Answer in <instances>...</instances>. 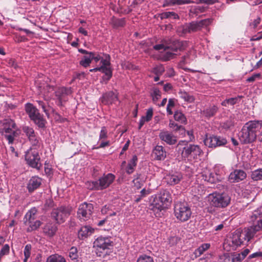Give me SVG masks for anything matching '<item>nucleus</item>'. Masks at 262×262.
<instances>
[{"label": "nucleus", "instance_id": "603ef678", "mask_svg": "<svg viewBox=\"0 0 262 262\" xmlns=\"http://www.w3.org/2000/svg\"><path fill=\"white\" fill-rule=\"evenodd\" d=\"M10 253V246L8 244H5L3 246L0 250V256L4 257L6 255H8Z\"/></svg>", "mask_w": 262, "mask_h": 262}, {"label": "nucleus", "instance_id": "cd10ccee", "mask_svg": "<svg viewBox=\"0 0 262 262\" xmlns=\"http://www.w3.org/2000/svg\"><path fill=\"white\" fill-rule=\"evenodd\" d=\"M57 227L55 225L47 224L43 228V232L49 237H53L56 233Z\"/></svg>", "mask_w": 262, "mask_h": 262}, {"label": "nucleus", "instance_id": "473e14b6", "mask_svg": "<svg viewBox=\"0 0 262 262\" xmlns=\"http://www.w3.org/2000/svg\"><path fill=\"white\" fill-rule=\"evenodd\" d=\"M41 223L39 220H33L27 223V225L29 226L27 229L28 232H31L38 229L41 225Z\"/></svg>", "mask_w": 262, "mask_h": 262}, {"label": "nucleus", "instance_id": "4d7b16f0", "mask_svg": "<svg viewBox=\"0 0 262 262\" xmlns=\"http://www.w3.org/2000/svg\"><path fill=\"white\" fill-rule=\"evenodd\" d=\"M173 17L174 18H178L179 16L178 14L173 12H166L161 14V18H167L171 17Z\"/></svg>", "mask_w": 262, "mask_h": 262}, {"label": "nucleus", "instance_id": "423d86ee", "mask_svg": "<svg viewBox=\"0 0 262 262\" xmlns=\"http://www.w3.org/2000/svg\"><path fill=\"white\" fill-rule=\"evenodd\" d=\"M114 247V242L109 236H100L97 237L93 243V247L95 249L98 256H102L104 251L110 250Z\"/></svg>", "mask_w": 262, "mask_h": 262}, {"label": "nucleus", "instance_id": "69168bd1", "mask_svg": "<svg viewBox=\"0 0 262 262\" xmlns=\"http://www.w3.org/2000/svg\"><path fill=\"white\" fill-rule=\"evenodd\" d=\"M68 91V90L64 87L60 88L58 89V91L57 92H55L56 95V96H57L59 98V99H61V96L59 94V93H61L62 94H67Z\"/></svg>", "mask_w": 262, "mask_h": 262}, {"label": "nucleus", "instance_id": "412c9836", "mask_svg": "<svg viewBox=\"0 0 262 262\" xmlns=\"http://www.w3.org/2000/svg\"><path fill=\"white\" fill-rule=\"evenodd\" d=\"M42 180L38 177H32L29 181L27 184V189L29 192H32L39 187L41 184Z\"/></svg>", "mask_w": 262, "mask_h": 262}, {"label": "nucleus", "instance_id": "09e8293b", "mask_svg": "<svg viewBox=\"0 0 262 262\" xmlns=\"http://www.w3.org/2000/svg\"><path fill=\"white\" fill-rule=\"evenodd\" d=\"M176 54L170 52H166L162 55L161 59L163 61H166L173 59L176 57Z\"/></svg>", "mask_w": 262, "mask_h": 262}, {"label": "nucleus", "instance_id": "6ab92c4d", "mask_svg": "<svg viewBox=\"0 0 262 262\" xmlns=\"http://www.w3.org/2000/svg\"><path fill=\"white\" fill-rule=\"evenodd\" d=\"M95 231V229L90 226H83L78 232V237L80 239H84L91 236Z\"/></svg>", "mask_w": 262, "mask_h": 262}, {"label": "nucleus", "instance_id": "6e6d98bb", "mask_svg": "<svg viewBox=\"0 0 262 262\" xmlns=\"http://www.w3.org/2000/svg\"><path fill=\"white\" fill-rule=\"evenodd\" d=\"M3 128H16V124L14 120L9 119H6L3 124Z\"/></svg>", "mask_w": 262, "mask_h": 262}, {"label": "nucleus", "instance_id": "bb28decb", "mask_svg": "<svg viewBox=\"0 0 262 262\" xmlns=\"http://www.w3.org/2000/svg\"><path fill=\"white\" fill-rule=\"evenodd\" d=\"M167 48L174 52L182 51L184 50L183 42L179 40L173 41L171 44H167Z\"/></svg>", "mask_w": 262, "mask_h": 262}, {"label": "nucleus", "instance_id": "37998d69", "mask_svg": "<svg viewBox=\"0 0 262 262\" xmlns=\"http://www.w3.org/2000/svg\"><path fill=\"white\" fill-rule=\"evenodd\" d=\"M201 29L202 28L201 27L199 21L192 22L190 23L188 26V31L189 32H195L201 30Z\"/></svg>", "mask_w": 262, "mask_h": 262}, {"label": "nucleus", "instance_id": "f3484780", "mask_svg": "<svg viewBox=\"0 0 262 262\" xmlns=\"http://www.w3.org/2000/svg\"><path fill=\"white\" fill-rule=\"evenodd\" d=\"M258 231L256 228L254 226H252L245 228L241 232L243 235L244 241H246L248 242L255 236Z\"/></svg>", "mask_w": 262, "mask_h": 262}, {"label": "nucleus", "instance_id": "58836bf2", "mask_svg": "<svg viewBox=\"0 0 262 262\" xmlns=\"http://www.w3.org/2000/svg\"><path fill=\"white\" fill-rule=\"evenodd\" d=\"M85 185L90 190H100L99 182L97 181H88L85 183Z\"/></svg>", "mask_w": 262, "mask_h": 262}, {"label": "nucleus", "instance_id": "9b49d317", "mask_svg": "<svg viewBox=\"0 0 262 262\" xmlns=\"http://www.w3.org/2000/svg\"><path fill=\"white\" fill-rule=\"evenodd\" d=\"M71 210V207L62 206L54 209L52 213V215L58 223H62L70 215Z\"/></svg>", "mask_w": 262, "mask_h": 262}, {"label": "nucleus", "instance_id": "5701e85b", "mask_svg": "<svg viewBox=\"0 0 262 262\" xmlns=\"http://www.w3.org/2000/svg\"><path fill=\"white\" fill-rule=\"evenodd\" d=\"M154 110L152 107L148 108L146 112L145 116H142L139 121V129H141L144 123L150 121L153 117Z\"/></svg>", "mask_w": 262, "mask_h": 262}, {"label": "nucleus", "instance_id": "aec40b11", "mask_svg": "<svg viewBox=\"0 0 262 262\" xmlns=\"http://www.w3.org/2000/svg\"><path fill=\"white\" fill-rule=\"evenodd\" d=\"M246 177L247 174L244 170L236 169L230 174L229 179L231 182H238L244 180Z\"/></svg>", "mask_w": 262, "mask_h": 262}, {"label": "nucleus", "instance_id": "7c9ffc66", "mask_svg": "<svg viewBox=\"0 0 262 262\" xmlns=\"http://www.w3.org/2000/svg\"><path fill=\"white\" fill-rule=\"evenodd\" d=\"M150 96L153 102L156 104L158 100L161 98V92L158 88H154L150 92Z\"/></svg>", "mask_w": 262, "mask_h": 262}, {"label": "nucleus", "instance_id": "20e7f679", "mask_svg": "<svg viewBox=\"0 0 262 262\" xmlns=\"http://www.w3.org/2000/svg\"><path fill=\"white\" fill-rule=\"evenodd\" d=\"M184 146L181 152L182 156L185 158L197 159L203 151L199 145L194 144L188 145L187 141H181L178 144L179 150H181V147Z\"/></svg>", "mask_w": 262, "mask_h": 262}, {"label": "nucleus", "instance_id": "a18cd8bd", "mask_svg": "<svg viewBox=\"0 0 262 262\" xmlns=\"http://www.w3.org/2000/svg\"><path fill=\"white\" fill-rule=\"evenodd\" d=\"M141 174L137 175V177L133 180L134 186L137 188H140L145 182V180L141 178Z\"/></svg>", "mask_w": 262, "mask_h": 262}, {"label": "nucleus", "instance_id": "a19ab883", "mask_svg": "<svg viewBox=\"0 0 262 262\" xmlns=\"http://www.w3.org/2000/svg\"><path fill=\"white\" fill-rule=\"evenodd\" d=\"M92 62L91 54L85 55L80 61V64L84 68L88 67Z\"/></svg>", "mask_w": 262, "mask_h": 262}, {"label": "nucleus", "instance_id": "b1692460", "mask_svg": "<svg viewBox=\"0 0 262 262\" xmlns=\"http://www.w3.org/2000/svg\"><path fill=\"white\" fill-rule=\"evenodd\" d=\"M31 120H32L38 127L41 128H45L47 123L43 115L41 114L40 113L37 114Z\"/></svg>", "mask_w": 262, "mask_h": 262}, {"label": "nucleus", "instance_id": "c85d7f7f", "mask_svg": "<svg viewBox=\"0 0 262 262\" xmlns=\"http://www.w3.org/2000/svg\"><path fill=\"white\" fill-rule=\"evenodd\" d=\"M37 210L36 208L33 207L31 208L26 214L25 216V224L31 221L35 220L36 218V214Z\"/></svg>", "mask_w": 262, "mask_h": 262}, {"label": "nucleus", "instance_id": "5fc2aeb1", "mask_svg": "<svg viewBox=\"0 0 262 262\" xmlns=\"http://www.w3.org/2000/svg\"><path fill=\"white\" fill-rule=\"evenodd\" d=\"M191 0H170V4L171 5H181L184 4H189L193 3Z\"/></svg>", "mask_w": 262, "mask_h": 262}, {"label": "nucleus", "instance_id": "052dcab7", "mask_svg": "<svg viewBox=\"0 0 262 262\" xmlns=\"http://www.w3.org/2000/svg\"><path fill=\"white\" fill-rule=\"evenodd\" d=\"M169 126L171 128H176V130H182L184 133L185 132V128L182 126H179L177 123H176L173 121L170 120L169 124Z\"/></svg>", "mask_w": 262, "mask_h": 262}, {"label": "nucleus", "instance_id": "dca6fc26", "mask_svg": "<svg viewBox=\"0 0 262 262\" xmlns=\"http://www.w3.org/2000/svg\"><path fill=\"white\" fill-rule=\"evenodd\" d=\"M182 179V175L179 172L169 173L164 177L165 181L170 185L178 184Z\"/></svg>", "mask_w": 262, "mask_h": 262}, {"label": "nucleus", "instance_id": "39448f33", "mask_svg": "<svg viewBox=\"0 0 262 262\" xmlns=\"http://www.w3.org/2000/svg\"><path fill=\"white\" fill-rule=\"evenodd\" d=\"M174 215L179 221L185 222L190 219L192 212L187 203L178 202L174 206Z\"/></svg>", "mask_w": 262, "mask_h": 262}, {"label": "nucleus", "instance_id": "0eeeda50", "mask_svg": "<svg viewBox=\"0 0 262 262\" xmlns=\"http://www.w3.org/2000/svg\"><path fill=\"white\" fill-rule=\"evenodd\" d=\"M244 242L243 235L239 230H236L232 236L227 238L224 243V249L227 251L235 250L237 247L241 246Z\"/></svg>", "mask_w": 262, "mask_h": 262}, {"label": "nucleus", "instance_id": "0e129e2a", "mask_svg": "<svg viewBox=\"0 0 262 262\" xmlns=\"http://www.w3.org/2000/svg\"><path fill=\"white\" fill-rule=\"evenodd\" d=\"M180 239L177 236H172L168 239V243L170 246H173L177 244Z\"/></svg>", "mask_w": 262, "mask_h": 262}, {"label": "nucleus", "instance_id": "e2e57ef3", "mask_svg": "<svg viewBox=\"0 0 262 262\" xmlns=\"http://www.w3.org/2000/svg\"><path fill=\"white\" fill-rule=\"evenodd\" d=\"M107 137V131L105 127L103 126L101 128L100 135L99 139L102 140L106 139Z\"/></svg>", "mask_w": 262, "mask_h": 262}, {"label": "nucleus", "instance_id": "6e6552de", "mask_svg": "<svg viewBox=\"0 0 262 262\" xmlns=\"http://www.w3.org/2000/svg\"><path fill=\"white\" fill-rule=\"evenodd\" d=\"M101 66L100 67L95 68L90 70V72L100 71L105 74L103 77V80L108 81L112 77V70L111 68L110 56L108 55H105V59H102Z\"/></svg>", "mask_w": 262, "mask_h": 262}, {"label": "nucleus", "instance_id": "72a5a7b5", "mask_svg": "<svg viewBox=\"0 0 262 262\" xmlns=\"http://www.w3.org/2000/svg\"><path fill=\"white\" fill-rule=\"evenodd\" d=\"M210 244L208 243H205L202 244L198 248L194 251V254L196 256H200L203 254L206 250L209 249Z\"/></svg>", "mask_w": 262, "mask_h": 262}, {"label": "nucleus", "instance_id": "7ed1b4c3", "mask_svg": "<svg viewBox=\"0 0 262 262\" xmlns=\"http://www.w3.org/2000/svg\"><path fill=\"white\" fill-rule=\"evenodd\" d=\"M207 201L211 207L224 209L230 204L231 197L226 193L215 191L208 195Z\"/></svg>", "mask_w": 262, "mask_h": 262}, {"label": "nucleus", "instance_id": "c03bdc74", "mask_svg": "<svg viewBox=\"0 0 262 262\" xmlns=\"http://www.w3.org/2000/svg\"><path fill=\"white\" fill-rule=\"evenodd\" d=\"M180 97L184 99L185 101H187L189 103L193 102L195 99L194 97L192 95H189L188 93L185 92H181L180 93Z\"/></svg>", "mask_w": 262, "mask_h": 262}, {"label": "nucleus", "instance_id": "a878e982", "mask_svg": "<svg viewBox=\"0 0 262 262\" xmlns=\"http://www.w3.org/2000/svg\"><path fill=\"white\" fill-rule=\"evenodd\" d=\"M137 161L138 158L136 155L134 156L132 159L128 161L125 168V171L127 174H130L134 172L137 166Z\"/></svg>", "mask_w": 262, "mask_h": 262}, {"label": "nucleus", "instance_id": "f8f14e48", "mask_svg": "<svg viewBox=\"0 0 262 262\" xmlns=\"http://www.w3.org/2000/svg\"><path fill=\"white\" fill-rule=\"evenodd\" d=\"M93 210L92 204L86 202L81 204L77 211V216L80 220H88L91 217Z\"/></svg>", "mask_w": 262, "mask_h": 262}, {"label": "nucleus", "instance_id": "de8ad7c7", "mask_svg": "<svg viewBox=\"0 0 262 262\" xmlns=\"http://www.w3.org/2000/svg\"><path fill=\"white\" fill-rule=\"evenodd\" d=\"M112 206L110 205H105L101 209V212L103 214H107L108 216H114L116 214V213L113 211L111 209Z\"/></svg>", "mask_w": 262, "mask_h": 262}, {"label": "nucleus", "instance_id": "9d476101", "mask_svg": "<svg viewBox=\"0 0 262 262\" xmlns=\"http://www.w3.org/2000/svg\"><path fill=\"white\" fill-rule=\"evenodd\" d=\"M206 146L210 148H215L217 146L225 145L227 143L225 138L213 135H206L204 140Z\"/></svg>", "mask_w": 262, "mask_h": 262}, {"label": "nucleus", "instance_id": "4468645a", "mask_svg": "<svg viewBox=\"0 0 262 262\" xmlns=\"http://www.w3.org/2000/svg\"><path fill=\"white\" fill-rule=\"evenodd\" d=\"M100 100L104 105H110L117 101L118 98L113 92L110 91L104 94L100 98Z\"/></svg>", "mask_w": 262, "mask_h": 262}, {"label": "nucleus", "instance_id": "f03ea898", "mask_svg": "<svg viewBox=\"0 0 262 262\" xmlns=\"http://www.w3.org/2000/svg\"><path fill=\"white\" fill-rule=\"evenodd\" d=\"M262 127V121L251 120L247 122L239 133V139L243 144H251L256 141L257 133Z\"/></svg>", "mask_w": 262, "mask_h": 262}, {"label": "nucleus", "instance_id": "2eb2a0df", "mask_svg": "<svg viewBox=\"0 0 262 262\" xmlns=\"http://www.w3.org/2000/svg\"><path fill=\"white\" fill-rule=\"evenodd\" d=\"M115 179V176L112 173H107V174L103 175L98 181L100 190L104 189L109 187L114 182Z\"/></svg>", "mask_w": 262, "mask_h": 262}, {"label": "nucleus", "instance_id": "393cba45", "mask_svg": "<svg viewBox=\"0 0 262 262\" xmlns=\"http://www.w3.org/2000/svg\"><path fill=\"white\" fill-rule=\"evenodd\" d=\"M25 111L31 120L38 114L39 111L32 103H27L25 104Z\"/></svg>", "mask_w": 262, "mask_h": 262}, {"label": "nucleus", "instance_id": "c756f323", "mask_svg": "<svg viewBox=\"0 0 262 262\" xmlns=\"http://www.w3.org/2000/svg\"><path fill=\"white\" fill-rule=\"evenodd\" d=\"M28 139L31 142L32 146L35 147V149L36 148H39L42 147V141L40 138L37 136L36 133L31 137H30V138H29Z\"/></svg>", "mask_w": 262, "mask_h": 262}, {"label": "nucleus", "instance_id": "338daca9", "mask_svg": "<svg viewBox=\"0 0 262 262\" xmlns=\"http://www.w3.org/2000/svg\"><path fill=\"white\" fill-rule=\"evenodd\" d=\"M154 49H155L156 50H160L163 49L165 51L167 50V44H166L165 45H164L163 43L156 45L154 46Z\"/></svg>", "mask_w": 262, "mask_h": 262}, {"label": "nucleus", "instance_id": "bf43d9fd", "mask_svg": "<svg viewBox=\"0 0 262 262\" xmlns=\"http://www.w3.org/2000/svg\"><path fill=\"white\" fill-rule=\"evenodd\" d=\"M164 72V68L162 65H158L153 69V72L157 75H161Z\"/></svg>", "mask_w": 262, "mask_h": 262}, {"label": "nucleus", "instance_id": "1a4fd4ad", "mask_svg": "<svg viewBox=\"0 0 262 262\" xmlns=\"http://www.w3.org/2000/svg\"><path fill=\"white\" fill-rule=\"evenodd\" d=\"M25 160L27 163L31 167L39 169L41 167L40 157L38 151L34 147H31L26 154Z\"/></svg>", "mask_w": 262, "mask_h": 262}, {"label": "nucleus", "instance_id": "680f3d73", "mask_svg": "<svg viewBox=\"0 0 262 262\" xmlns=\"http://www.w3.org/2000/svg\"><path fill=\"white\" fill-rule=\"evenodd\" d=\"M212 22V19H205L199 21L201 28L209 26Z\"/></svg>", "mask_w": 262, "mask_h": 262}, {"label": "nucleus", "instance_id": "8fccbe9b", "mask_svg": "<svg viewBox=\"0 0 262 262\" xmlns=\"http://www.w3.org/2000/svg\"><path fill=\"white\" fill-rule=\"evenodd\" d=\"M31 249L32 247L30 244H27L26 245L24 251L25 256L24 262H27L29 258L30 257Z\"/></svg>", "mask_w": 262, "mask_h": 262}, {"label": "nucleus", "instance_id": "13d9d810", "mask_svg": "<svg viewBox=\"0 0 262 262\" xmlns=\"http://www.w3.org/2000/svg\"><path fill=\"white\" fill-rule=\"evenodd\" d=\"M175 105L174 100L172 99H170L168 101V105L167 106V112L169 115H172V108Z\"/></svg>", "mask_w": 262, "mask_h": 262}, {"label": "nucleus", "instance_id": "f704fd0d", "mask_svg": "<svg viewBox=\"0 0 262 262\" xmlns=\"http://www.w3.org/2000/svg\"><path fill=\"white\" fill-rule=\"evenodd\" d=\"M243 96H238L237 97L234 98H230L223 101L221 104L223 106H226L228 104H230L231 105H234L235 104L239 102Z\"/></svg>", "mask_w": 262, "mask_h": 262}, {"label": "nucleus", "instance_id": "e433bc0d", "mask_svg": "<svg viewBox=\"0 0 262 262\" xmlns=\"http://www.w3.org/2000/svg\"><path fill=\"white\" fill-rule=\"evenodd\" d=\"M251 177L254 181L262 180V168H259L253 171Z\"/></svg>", "mask_w": 262, "mask_h": 262}, {"label": "nucleus", "instance_id": "49530a36", "mask_svg": "<svg viewBox=\"0 0 262 262\" xmlns=\"http://www.w3.org/2000/svg\"><path fill=\"white\" fill-rule=\"evenodd\" d=\"M136 262H154V258L146 254L140 255L137 258Z\"/></svg>", "mask_w": 262, "mask_h": 262}, {"label": "nucleus", "instance_id": "4c0bfd02", "mask_svg": "<svg viewBox=\"0 0 262 262\" xmlns=\"http://www.w3.org/2000/svg\"><path fill=\"white\" fill-rule=\"evenodd\" d=\"M174 118L175 120L180 122L181 123H186L187 119L185 115L181 112H176L174 114Z\"/></svg>", "mask_w": 262, "mask_h": 262}, {"label": "nucleus", "instance_id": "a211bd4d", "mask_svg": "<svg viewBox=\"0 0 262 262\" xmlns=\"http://www.w3.org/2000/svg\"><path fill=\"white\" fill-rule=\"evenodd\" d=\"M159 137L161 140L169 145L174 144L177 142L176 137L168 131L162 130L159 134Z\"/></svg>", "mask_w": 262, "mask_h": 262}, {"label": "nucleus", "instance_id": "4be33fe9", "mask_svg": "<svg viewBox=\"0 0 262 262\" xmlns=\"http://www.w3.org/2000/svg\"><path fill=\"white\" fill-rule=\"evenodd\" d=\"M152 155L157 160H164L166 157V152L162 146L157 145L153 149Z\"/></svg>", "mask_w": 262, "mask_h": 262}, {"label": "nucleus", "instance_id": "ea45409f", "mask_svg": "<svg viewBox=\"0 0 262 262\" xmlns=\"http://www.w3.org/2000/svg\"><path fill=\"white\" fill-rule=\"evenodd\" d=\"M69 257L72 260H77L78 258V250L76 247H72L69 251Z\"/></svg>", "mask_w": 262, "mask_h": 262}, {"label": "nucleus", "instance_id": "f257e3e1", "mask_svg": "<svg viewBox=\"0 0 262 262\" xmlns=\"http://www.w3.org/2000/svg\"><path fill=\"white\" fill-rule=\"evenodd\" d=\"M172 202L170 192L164 190L157 195H151L149 198V206L156 217L162 216L161 211L168 208Z\"/></svg>", "mask_w": 262, "mask_h": 262}, {"label": "nucleus", "instance_id": "c9c22d12", "mask_svg": "<svg viewBox=\"0 0 262 262\" xmlns=\"http://www.w3.org/2000/svg\"><path fill=\"white\" fill-rule=\"evenodd\" d=\"M217 110V107L215 105H213L205 110L203 111V114L207 117H211L216 113Z\"/></svg>", "mask_w": 262, "mask_h": 262}, {"label": "nucleus", "instance_id": "ddd939ff", "mask_svg": "<svg viewBox=\"0 0 262 262\" xmlns=\"http://www.w3.org/2000/svg\"><path fill=\"white\" fill-rule=\"evenodd\" d=\"M2 133L4 134L5 137L8 141L9 144L13 143L14 139L18 137L21 134V130L17 128L16 126L15 128H3Z\"/></svg>", "mask_w": 262, "mask_h": 262}, {"label": "nucleus", "instance_id": "864d4df0", "mask_svg": "<svg viewBox=\"0 0 262 262\" xmlns=\"http://www.w3.org/2000/svg\"><path fill=\"white\" fill-rule=\"evenodd\" d=\"M90 54H91L92 61L93 60L96 63L100 60L101 62L102 59H105V58H103L99 53L91 52H90Z\"/></svg>", "mask_w": 262, "mask_h": 262}, {"label": "nucleus", "instance_id": "2f4dec72", "mask_svg": "<svg viewBox=\"0 0 262 262\" xmlns=\"http://www.w3.org/2000/svg\"><path fill=\"white\" fill-rule=\"evenodd\" d=\"M46 262H66L65 258L61 255L54 254L50 255Z\"/></svg>", "mask_w": 262, "mask_h": 262}, {"label": "nucleus", "instance_id": "774afa93", "mask_svg": "<svg viewBox=\"0 0 262 262\" xmlns=\"http://www.w3.org/2000/svg\"><path fill=\"white\" fill-rule=\"evenodd\" d=\"M151 191L150 189H146L145 188L143 189L141 191V198L145 197V196L151 193Z\"/></svg>", "mask_w": 262, "mask_h": 262}, {"label": "nucleus", "instance_id": "79ce46f5", "mask_svg": "<svg viewBox=\"0 0 262 262\" xmlns=\"http://www.w3.org/2000/svg\"><path fill=\"white\" fill-rule=\"evenodd\" d=\"M231 260L230 258H226L225 259V262H241L243 260V258L239 253H233L231 255Z\"/></svg>", "mask_w": 262, "mask_h": 262}, {"label": "nucleus", "instance_id": "3c124183", "mask_svg": "<svg viewBox=\"0 0 262 262\" xmlns=\"http://www.w3.org/2000/svg\"><path fill=\"white\" fill-rule=\"evenodd\" d=\"M23 131L25 133L28 139L35 134L34 129L28 126H24L23 127Z\"/></svg>", "mask_w": 262, "mask_h": 262}]
</instances>
